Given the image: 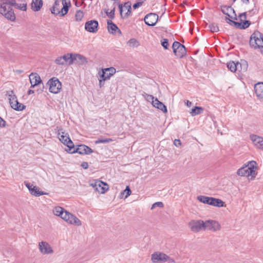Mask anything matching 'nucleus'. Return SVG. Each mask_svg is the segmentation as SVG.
Returning a JSON list of instances; mask_svg holds the SVG:
<instances>
[{
  "mask_svg": "<svg viewBox=\"0 0 263 263\" xmlns=\"http://www.w3.org/2000/svg\"><path fill=\"white\" fill-rule=\"evenodd\" d=\"M211 205L217 206V207H223L224 206V202L221 199L218 198H212Z\"/></svg>",
  "mask_w": 263,
  "mask_h": 263,
  "instance_id": "nucleus-28",
  "label": "nucleus"
},
{
  "mask_svg": "<svg viewBox=\"0 0 263 263\" xmlns=\"http://www.w3.org/2000/svg\"><path fill=\"white\" fill-rule=\"evenodd\" d=\"M14 7L22 11H26L27 9V4H17L16 3L14 5Z\"/></svg>",
  "mask_w": 263,
  "mask_h": 263,
  "instance_id": "nucleus-43",
  "label": "nucleus"
},
{
  "mask_svg": "<svg viewBox=\"0 0 263 263\" xmlns=\"http://www.w3.org/2000/svg\"><path fill=\"white\" fill-rule=\"evenodd\" d=\"M166 254L157 252L152 255L151 260L153 263H163L166 262Z\"/></svg>",
  "mask_w": 263,
  "mask_h": 263,
  "instance_id": "nucleus-15",
  "label": "nucleus"
},
{
  "mask_svg": "<svg viewBox=\"0 0 263 263\" xmlns=\"http://www.w3.org/2000/svg\"><path fill=\"white\" fill-rule=\"evenodd\" d=\"M59 140L64 145L68 147V151H71L73 148V143L69 137V135L62 130L59 131Z\"/></svg>",
  "mask_w": 263,
  "mask_h": 263,
  "instance_id": "nucleus-7",
  "label": "nucleus"
},
{
  "mask_svg": "<svg viewBox=\"0 0 263 263\" xmlns=\"http://www.w3.org/2000/svg\"><path fill=\"white\" fill-rule=\"evenodd\" d=\"M43 5V0H32L31 8L34 11H39L42 7Z\"/></svg>",
  "mask_w": 263,
  "mask_h": 263,
  "instance_id": "nucleus-22",
  "label": "nucleus"
},
{
  "mask_svg": "<svg viewBox=\"0 0 263 263\" xmlns=\"http://www.w3.org/2000/svg\"><path fill=\"white\" fill-rule=\"evenodd\" d=\"M166 258V261H168L169 263H171V262H175V260L172 258H171L170 256H168V255H167V257H165Z\"/></svg>",
  "mask_w": 263,
  "mask_h": 263,
  "instance_id": "nucleus-57",
  "label": "nucleus"
},
{
  "mask_svg": "<svg viewBox=\"0 0 263 263\" xmlns=\"http://www.w3.org/2000/svg\"><path fill=\"white\" fill-rule=\"evenodd\" d=\"M233 15L230 14L228 17L231 18L232 19L237 20V15L235 13V12L234 11V13H233Z\"/></svg>",
  "mask_w": 263,
  "mask_h": 263,
  "instance_id": "nucleus-61",
  "label": "nucleus"
},
{
  "mask_svg": "<svg viewBox=\"0 0 263 263\" xmlns=\"http://www.w3.org/2000/svg\"><path fill=\"white\" fill-rule=\"evenodd\" d=\"M213 197H207L205 196H197V199L201 202L206 203L209 205L211 204L212 199Z\"/></svg>",
  "mask_w": 263,
  "mask_h": 263,
  "instance_id": "nucleus-30",
  "label": "nucleus"
},
{
  "mask_svg": "<svg viewBox=\"0 0 263 263\" xmlns=\"http://www.w3.org/2000/svg\"><path fill=\"white\" fill-rule=\"evenodd\" d=\"M71 214V213H69V212L66 210L61 218H62L66 222H67Z\"/></svg>",
  "mask_w": 263,
  "mask_h": 263,
  "instance_id": "nucleus-45",
  "label": "nucleus"
},
{
  "mask_svg": "<svg viewBox=\"0 0 263 263\" xmlns=\"http://www.w3.org/2000/svg\"><path fill=\"white\" fill-rule=\"evenodd\" d=\"M26 186L28 188L30 193L35 197H39L41 195H47L48 194L40 190V189L34 185L33 184L29 182H26L25 183Z\"/></svg>",
  "mask_w": 263,
  "mask_h": 263,
  "instance_id": "nucleus-9",
  "label": "nucleus"
},
{
  "mask_svg": "<svg viewBox=\"0 0 263 263\" xmlns=\"http://www.w3.org/2000/svg\"><path fill=\"white\" fill-rule=\"evenodd\" d=\"M127 44L131 47H137L140 45L139 42L134 38L130 39L128 41Z\"/></svg>",
  "mask_w": 263,
  "mask_h": 263,
  "instance_id": "nucleus-39",
  "label": "nucleus"
},
{
  "mask_svg": "<svg viewBox=\"0 0 263 263\" xmlns=\"http://www.w3.org/2000/svg\"><path fill=\"white\" fill-rule=\"evenodd\" d=\"M0 13L11 21H14L15 19V14L11 7L2 1H0Z\"/></svg>",
  "mask_w": 263,
  "mask_h": 263,
  "instance_id": "nucleus-4",
  "label": "nucleus"
},
{
  "mask_svg": "<svg viewBox=\"0 0 263 263\" xmlns=\"http://www.w3.org/2000/svg\"><path fill=\"white\" fill-rule=\"evenodd\" d=\"M81 166L84 169H87L88 167V164L87 162H83L81 164Z\"/></svg>",
  "mask_w": 263,
  "mask_h": 263,
  "instance_id": "nucleus-60",
  "label": "nucleus"
},
{
  "mask_svg": "<svg viewBox=\"0 0 263 263\" xmlns=\"http://www.w3.org/2000/svg\"><path fill=\"white\" fill-rule=\"evenodd\" d=\"M236 63L237 65H238L237 70L243 72L247 70L248 68V64L245 60H241L240 62H237Z\"/></svg>",
  "mask_w": 263,
  "mask_h": 263,
  "instance_id": "nucleus-27",
  "label": "nucleus"
},
{
  "mask_svg": "<svg viewBox=\"0 0 263 263\" xmlns=\"http://www.w3.org/2000/svg\"><path fill=\"white\" fill-rule=\"evenodd\" d=\"M226 21L227 23H228L230 25H233L235 21H232V20L230 19L229 18L226 17Z\"/></svg>",
  "mask_w": 263,
  "mask_h": 263,
  "instance_id": "nucleus-58",
  "label": "nucleus"
},
{
  "mask_svg": "<svg viewBox=\"0 0 263 263\" xmlns=\"http://www.w3.org/2000/svg\"><path fill=\"white\" fill-rule=\"evenodd\" d=\"M227 67L232 72H235L237 70L238 65L233 61H230L227 63Z\"/></svg>",
  "mask_w": 263,
  "mask_h": 263,
  "instance_id": "nucleus-37",
  "label": "nucleus"
},
{
  "mask_svg": "<svg viewBox=\"0 0 263 263\" xmlns=\"http://www.w3.org/2000/svg\"><path fill=\"white\" fill-rule=\"evenodd\" d=\"M116 72V69L113 67H110L102 69L101 71L98 72V74L100 78H103L107 81L109 80Z\"/></svg>",
  "mask_w": 263,
  "mask_h": 263,
  "instance_id": "nucleus-10",
  "label": "nucleus"
},
{
  "mask_svg": "<svg viewBox=\"0 0 263 263\" xmlns=\"http://www.w3.org/2000/svg\"><path fill=\"white\" fill-rule=\"evenodd\" d=\"M251 23L249 21H244L242 23V29H245L249 27Z\"/></svg>",
  "mask_w": 263,
  "mask_h": 263,
  "instance_id": "nucleus-49",
  "label": "nucleus"
},
{
  "mask_svg": "<svg viewBox=\"0 0 263 263\" xmlns=\"http://www.w3.org/2000/svg\"><path fill=\"white\" fill-rule=\"evenodd\" d=\"M77 21H81L83 17V12L81 10H78L75 15Z\"/></svg>",
  "mask_w": 263,
  "mask_h": 263,
  "instance_id": "nucleus-44",
  "label": "nucleus"
},
{
  "mask_svg": "<svg viewBox=\"0 0 263 263\" xmlns=\"http://www.w3.org/2000/svg\"><path fill=\"white\" fill-rule=\"evenodd\" d=\"M7 94L8 95L9 98V103L10 104L11 107H12V106H13V104H14L16 100H17L16 98V97L15 95L13 94V91H9L7 92Z\"/></svg>",
  "mask_w": 263,
  "mask_h": 263,
  "instance_id": "nucleus-32",
  "label": "nucleus"
},
{
  "mask_svg": "<svg viewBox=\"0 0 263 263\" xmlns=\"http://www.w3.org/2000/svg\"><path fill=\"white\" fill-rule=\"evenodd\" d=\"M131 194V191L128 185H127L126 189L123 191L119 195V198L120 199L122 198H126Z\"/></svg>",
  "mask_w": 263,
  "mask_h": 263,
  "instance_id": "nucleus-31",
  "label": "nucleus"
},
{
  "mask_svg": "<svg viewBox=\"0 0 263 263\" xmlns=\"http://www.w3.org/2000/svg\"><path fill=\"white\" fill-rule=\"evenodd\" d=\"M106 81L103 78H100L99 79V85L100 88L103 87L104 85V82Z\"/></svg>",
  "mask_w": 263,
  "mask_h": 263,
  "instance_id": "nucleus-52",
  "label": "nucleus"
},
{
  "mask_svg": "<svg viewBox=\"0 0 263 263\" xmlns=\"http://www.w3.org/2000/svg\"><path fill=\"white\" fill-rule=\"evenodd\" d=\"M113 141V140L111 138H104L102 137H100L95 141V143L96 144L100 143H106Z\"/></svg>",
  "mask_w": 263,
  "mask_h": 263,
  "instance_id": "nucleus-36",
  "label": "nucleus"
},
{
  "mask_svg": "<svg viewBox=\"0 0 263 263\" xmlns=\"http://www.w3.org/2000/svg\"><path fill=\"white\" fill-rule=\"evenodd\" d=\"M6 121L0 117V127H4L6 126Z\"/></svg>",
  "mask_w": 263,
  "mask_h": 263,
  "instance_id": "nucleus-55",
  "label": "nucleus"
},
{
  "mask_svg": "<svg viewBox=\"0 0 263 263\" xmlns=\"http://www.w3.org/2000/svg\"><path fill=\"white\" fill-rule=\"evenodd\" d=\"M220 228V224L217 221L208 220L204 221V230H208L213 232H216L219 231Z\"/></svg>",
  "mask_w": 263,
  "mask_h": 263,
  "instance_id": "nucleus-8",
  "label": "nucleus"
},
{
  "mask_svg": "<svg viewBox=\"0 0 263 263\" xmlns=\"http://www.w3.org/2000/svg\"><path fill=\"white\" fill-rule=\"evenodd\" d=\"M71 6L70 0H55L50 8L51 13L55 15L63 16L66 15Z\"/></svg>",
  "mask_w": 263,
  "mask_h": 263,
  "instance_id": "nucleus-1",
  "label": "nucleus"
},
{
  "mask_svg": "<svg viewBox=\"0 0 263 263\" xmlns=\"http://www.w3.org/2000/svg\"><path fill=\"white\" fill-rule=\"evenodd\" d=\"M39 248L40 252L44 255L52 254L53 252L52 247L46 241H42L39 242Z\"/></svg>",
  "mask_w": 263,
  "mask_h": 263,
  "instance_id": "nucleus-14",
  "label": "nucleus"
},
{
  "mask_svg": "<svg viewBox=\"0 0 263 263\" xmlns=\"http://www.w3.org/2000/svg\"><path fill=\"white\" fill-rule=\"evenodd\" d=\"M107 29L110 33L114 34L118 32L119 34H121V30L111 21H107Z\"/></svg>",
  "mask_w": 263,
  "mask_h": 263,
  "instance_id": "nucleus-20",
  "label": "nucleus"
},
{
  "mask_svg": "<svg viewBox=\"0 0 263 263\" xmlns=\"http://www.w3.org/2000/svg\"><path fill=\"white\" fill-rule=\"evenodd\" d=\"M238 17H239L240 21L243 22V20L246 19V12L240 13Z\"/></svg>",
  "mask_w": 263,
  "mask_h": 263,
  "instance_id": "nucleus-53",
  "label": "nucleus"
},
{
  "mask_svg": "<svg viewBox=\"0 0 263 263\" xmlns=\"http://www.w3.org/2000/svg\"><path fill=\"white\" fill-rule=\"evenodd\" d=\"M221 11L223 14L229 16L231 12L234 13L235 10L231 6H225L222 7Z\"/></svg>",
  "mask_w": 263,
  "mask_h": 263,
  "instance_id": "nucleus-34",
  "label": "nucleus"
},
{
  "mask_svg": "<svg viewBox=\"0 0 263 263\" xmlns=\"http://www.w3.org/2000/svg\"><path fill=\"white\" fill-rule=\"evenodd\" d=\"M189 226L192 232L197 233L203 230L204 221L201 220H193L189 223Z\"/></svg>",
  "mask_w": 263,
  "mask_h": 263,
  "instance_id": "nucleus-12",
  "label": "nucleus"
},
{
  "mask_svg": "<svg viewBox=\"0 0 263 263\" xmlns=\"http://www.w3.org/2000/svg\"><path fill=\"white\" fill-rule=\"evenodd\" d=\"M233 25L237 28L242 29L241 23H239L235 21Z\"/></svg>",
  "mask_w": 263,
  "mask_h": 263,
  "instance_id": "nucleus-54",
  "label": "nucleus"
},
{
  "mask_svg": "<svg viewBox=\"0 0 263 263\" xmlns=\"http://www.w3.org/2000/svg\"><path fill=\"white\" fill-rule=\"evenodd\" d=\"M55 63L57 64L61 65H63L65 64V63L64 62V60H63V59L61 57H58L55 60Z\"/></svg>",
  "mask_w": 263,
  "mask_h": 263,
  "instance_id": "nucleus-47",
  "label": "nucleus"
},
{
  "mask_svg": "<svg viewBox=\"0 0 263 263\" xmlns=\"http://www.w3.org/2000/svg\"><path fill=\"white\" fill-rule=\"evenodd\" d=\"M65 211L64 208L61 206H55L53 209V213L55 215L62 218Z\"/></svg>",
  "mask_w": 263,
  "mask_h": 263,
  "instance_id": "nucleus-29",
  "label": "nucleus"
},
{
  "mask_svg": "<svg viewBox=\"0 0 263 263\" xmlns=\"http://www.w3.org/2000/svg\"><path fill=\"white\" fill-rule=\"evenodd\" d=\"M96 191L100 194H104L109 189L108 185L105 182H95L93 183L89 184Z\"/></svg>",
  "mask_w": 263,
  "mask_h": 263,
  "instance_id": "nucleus-11",
  "label": "nucleus"
},
{
  "mask_svg": "<svg viewBox=\"0 0 263 263\" xmlns=\"http://www.w3.org/2000/svg\"><path fill=\"white\" fill-rule=\"evenodd\" d=\"M34 92V90H31V89H29L28 91V95H30L31 94H32Z\"/></svg>",
  "mask_w": 263,
  "mask_h": 263,
  "instance_id": "nucleus-63",
  "label": "nucleus"
},
{
  "mask_svg": "<svg viewBox=\"0 0 263 263\" xmlns=\"http://www.w3.org/2000/svg\"><path fill=\"white\" fill-rule=\"evenodd\" d=\"M152 105L154 107L161 110L164 113H166L167 111L166 106L157 98H155Z\"/></svg>",
  "mask_w": 263,
  "mask_h": 263,
  "instance_id": "nucleus-24",
  "label": "nucleus"
},
{
  "mask_svg": "<svg viewBox=\"0 0 263 263\" xmlns=\"http://www.w3.org/2000/svg\"><path fill=\"white\" fill-rule=\"evenodd\" d=\"M156 206H158V207H160V208H162L163 206V204L162 202H155V203H154L152 207H151V209H154L155 207Z\"/></svg>",
  "mask_w": 263,
  "mask_h": 263,
  "instance_id": "nucleus-51",
  "label": "nucleus"
},
{
  "mask_svg": "<svg viewBox=\"0 0 263 263\" xmlns=\"http://www.w3.org/2000/svg\"><path fill=\"white\" fill-rule=\"evenodd\" d=\"M29 80L31 83V87H34L35 86L42 83V80L37 73H31L29 75Z\"/></svg>",
  "mask_w": 263,
  "mask_h": 263,
  "instance_id": "nucleus-18",
  "label": "nucleus"
},
{
  "mask_svg": "<svg viewBox=\"0 0 263 263\" xmlns=\"http://www.w3.org/2000/svg\"><path fill=\"white\" fill-rule=\"evenodd\" d=\"M61 57L65 63L68 62L69 64H72L73 54H65L63 56H61Z\"/></svg>",
  "mask_w": 263,
  "mask_h": 263,
  "instance_id": "nucleus-38",
  "label": "nucleus"
},
{
  "mask_svg": "<svg viewBox=\"0 0 263 263\" xmlns=\"http://www.w3.org/2000/svg\"><path fill=\"white\" fill-rule=\"evenodd\" d=\"M142 96L147 101L151 102L152 104L153 103L155 99L153 96L147 94L144 92L143 93Z\"/></svg>",
  "mask_w": 263,
  "mask_h": 263,
  "instance_id": "nucleus-40",
  "label": "nucleus"
},
{
  "mask_svg": "<svg viewBox=\"0 0 263 263\" xmlns=\"http://www.w3.org/2000/svg\"><path fill=\"white\" fill-rule=\"evenodd\" d=\"M69 153L71 154H73L75 153H78L80 154H90L92 153V150L88 146L85 145H79L78 147L76 149L74 148L73 146V148L71 151H67Z\"/></svg>",
  "mask_w": 263,
  "mask_h": 263,
  "instance_id": "nucleus-13",
  "label": "nucleus"
},
{
  "mask_svg": "<svg viewBox=\"0 0 263 263\" xmlns=\"http://www.w3.org/2000/svg\"><path fill=\"white\" fill-rule=\"evenodd\" d=\"M98 22L95 20L87 21L85 25V29L89 32L95 33L98 31Z\"/></svg>",
  "mask_w": 263,
  "mask_h": 263,
  "instance_id": "nucleus-17",
  "label": "nucleus"
},
{
  "mask_svg": "<svg viewBox=\"0 0 263 263\" xmlns=\"http://www.w3.org/2000/svg\"><path fill=\"white\" fill-rule=\"evenodd\" d=\"M158 16L156 13H151L145 15L144 17V22L148 26H154L157 22Z\"/></svg>",
  "mask_w": 263,
  "mask_h": 263,
  "instance_id": "nucleus-16",
  "label": "nucleus"
},
{
  "mask_svg": "<svg viewBox=\"0 0 263 263\" xmlns=\"http://www.w3.org/2000/svg\"><path fill=\"white\" fill-rule=\"evenodd\" d=\"M257 167L256 162L255 161H251L248 162L247 165L238 169L237 174L239 176L246 177L248 180H253L257 175Z\"/></svg>",
  "mask_w": 263,
  "mask_h": 263,
  "instance_id": "nucleus-2",
  "label": "nucleus"
},
{
  "mask_svg": "<svg viewBox=\"0 0 263 263\" xmlns=\"http://www.w3.org/2000/svg\"><path fill=\"white\" fill-rule=\"evenodd\" d=\"M242 1L243 3H244L247 4L249 3V0H242Z\"/></svg>",
  "mask_w": 263,
  "mask_h": 263,
  "instance_id": "nucleus-64",
  "label": "nucleus"
},
{
  "mask_svg": "<svg viewBox=\"0 0 263 263\" xmlns=\"http://www.w3.org/2000/svg\"><path fill=\"white\" fill-rule=\"evenodd\" d=\"M203 111V109L201 107L196 106L192 109L190 114L192 116H195L201 114Z\"/></svg>",
  "mask_w": 263,
  "mask_h": 263,
  "instance_id": "nucleus-33",
  "label": "nucleus"
},
{
  "mask_svg": "<svg viewBox=\"0 0 263 263\" xmlns=\"http://www.w3.org/2000/svg\"><path fill=\"white\" fill-rule=\"evenodd\" d=\"M172 48L175 55L179 58H182L186 54V51L185 46L179 42H174Z\"/></svg>",
  "mask_w": 263,
  "mask_h": 263,
  "instance_id": "nucleus-6",
  "label": "nucleus"
},
{
  "mask_svg": "<svg viewBox=\"0 0 263 263\" xmlns=\"http://www.w3.org/2000/svg\"><path fill=\"white\" fill-rule=\"evenodd\" d=\"M26 106L20 103L17 100L14 104H13L12 108L17 111H22L25 108Z\"/></svg>",
  "mask_w": 263,
  "mask_h": 263,
  "instance_id": "nucleus-35",
  "label": "nucleus"
},
{
  "mask_svg": "<svg viewBox=\"0 0 263 263\" xmlns=\"http://www.w3.org/2000/svg\"><path fill=\"white\" fill-rule=\"evenodd\" d=\"M3 2L7 4L8 5H9L11 7V6H14L15 5V0H2Z\"/></svg>",
  "mask_w": 263,
  "mask_h": 263,
  "instance_id": "nucleus-46",
  "label": "nucleus"
},
{
  "mask_svg": "<svg viewBox=\"0 0 263 263\" xmlns=\"http://www.w3.org/2000/svg\"><path fill=\"white\" fill-rule=\"evenodd\" d=\"M141 6H142L141 3H139V2H138L133 5V8L134 9H136L140 7Z\"/></svg>",
  "mask_w": 263,
  "mask_h": 263,
  "instance_id": "nucleus-59",
  "label": "nucleus"
},
{
  "mask_svg": "<svg viewBox=\"0 0 263 263\" xmlns=\"http://www.w3.org/2000/svg\"><path fill=\"white\" fill-rule=\"evenodd\" d=\"M254 89L257 97L263 100V83H258L255 84Z\"/></svg>",
  "mask_w": 263,
  "mask_h": 263,
  "instance_id": "nucleus-21",
  "label": "nucleus"
},
{
  "mask_svg": "<svg viewBox=\"0 0 263 263\" xmlns=\"http://www.w3.org/2000/svg\"><path fill=\"white\" fill-rule=\"evenodd\" d=\"M216 184L214 185V190L219 191V190H226V187L224 186L223 184H221V182H215Z\"/></svg>",
  "mask_w": 263,
  "mask_h": 263,
  "instance_id": "nucleus-41",
  "label": "nucleus"
},
{
  "mask_svg": "<svg viewBox=\"0 0 263 263\" xmlns=\"http://www.w3.org/2000/svg\"><path fill=\"white\" fill-rule=\"evenodd\" d=\"M67 222L70 224H73L77 226H80L82 225L81 220L75 215L72 214H70L69 218L68 219Z\"/></svg>",
  "mask_w": 263,
  "mask_h": 263,
  "instance_id": "nucleus-26",
  "label": "nucleus"
},
{
  "mask_svg": "<svg viewBox=\"0 0 263 263\" xmlns=\"http://www.w3.org/2000/svg\"><path fill=\"white\" fill-rule=\"evenodd\" d=\"M254 145L259 149H263V138L255 135L250 136Z\"/></svg>",
  "mask_w": 263,
  "mask_h": 263,
  "instance_id": "nucleus-19",
  "label": "nucleus"
},
{
  "mask_svg": "<svg viewBox=\"0 0 263 263\" xmlns=\"http://www.w3.org/2000/svg\"><path fill=\"white\" fill-rule=\"evenodd\" d=\"M161 45L165 49H167L169 45L168 40L166 39H163L161 42Z\"/></svg>",
  "mask_w": 263,
  "mask_h": 263,
  "instance_id": "nucleus-48",
  "label": "nucleus"
},
{
  "mask_svg": "<svg viewBox=\"0 0 263 263\" xmlns=\"http://www.w3.org/2000/svg\"><path fill=\"white\" fill-rule=\"evenodd\" d=\"M174 144L176 146L179 147V146H181V141L179 139H175L174 141Z\"/></svg>",
  "mask_w": 263,
  "mask_h": 263,
  "instance_id": "nucleus-56",
  "label": "nucleus"
},
{
  "mask_svg": "<svg viewBox=\"0 0 263 263\" xmlns=\"http://www.w3.org/2000/svg\"><path fill=\"white\" fill-rule=\"evenodd\" d=\"M192 102L189 100L186 101V104L187 106L190 107L192 105Z\"/></svg>",
  "mask_w": 263,
  "mask_h": 263,
  "instance_id": "nucleus-62",
  "label": "nucleus"
},
{
  "mask_svg": "<svg viewBox=\"0 0 263 263\" xmlns=\"http://www.w3.org/2000/svg\"><path fill=\"white\" fill-rule=\"evenodd\" d=\"M250 45L255 49H260L263 53V34L258 31H254L250 37Z\"/></svg>",
  "mask_w": 263,
  "mask_h": 263,
  "instance_id": "nucleus-3",
  "label": "nucleus"
},
{
  "mask_svg": "<svg viewBox=\"0 0 263 263\" xmlns=\"http://www.w3.org/2000/svg\"><path fill=\"white\" fill-rule=\"evenodd\" d=\"M119 7L120 14L122 17H127L131 12V7L130 6H124L122 7L120 5Z\"/></svg>",
  "mask_w": 263,
  "mask_h": 263,
  "instance_id": "nucleus-23",
  "label": "nucleus"
},
{
  "mask_svg": "<svg viewBox=\"0 0 263 263\" xmlns=\"http://www.w3.org/2000/svg\"><path fill=\"white\" fill-rule=\"evenodd\" d=\"M106 13L109 18L113 19L115 16V8L111 10L110 12L106 11Z\"/></svg>",
  "mask_w": 263,
  "mask_h": 263,
  "instance_id": "nucleus-50",
  "label": "nucleus"
},
{
  "mask_svg": "<svg viewBox=\"0 0 263 263\" xmlns=\"http://www.w3.org/2000/svg\"><path fill=\"white\" fill-rule=\"evenodd\" d=\"M209 28H210L211 31L212 32H217L219 31V27L216 24L212 23L210 24Z\"/></svg>",
  "mask_w": 263,
  "mask_h": 263,
  "instance_id": "nucleus-42",
  "label": "nucleus"
},
{
  "mask_svg": "<svg viewBox=\"0 0 263 263\" xmlns=\"http://www.w3.org/2000/svg\"><path fill=\"white\" fill-rule=\"evenodd\" d=\"M49 86V90L53 93H58L62 88V84L59 80L55 77L50 79L47 83Z\"/></svg>",
  "mask_w": 263,
  "mask_h": 263,
  "instance_id": "nucleus-5",
  "label": "nucleus"
},
{
  "mask_svg": "<svg viewBox=\"0 0 263 263\" xmlns=\"http://www.w3.org/2000/svg\"><path fill=\"white\" fill-rule=\"evenodd\" d=\"M76 61L79 64H83L87 63L86 58L80 54H73L72 63Z\"/></svg>",
  "mask_w": 263,
  "mask_h": 263,
  "instance_id": "nucleus-25",
  "label": "nucleus"
}]
</instances>
